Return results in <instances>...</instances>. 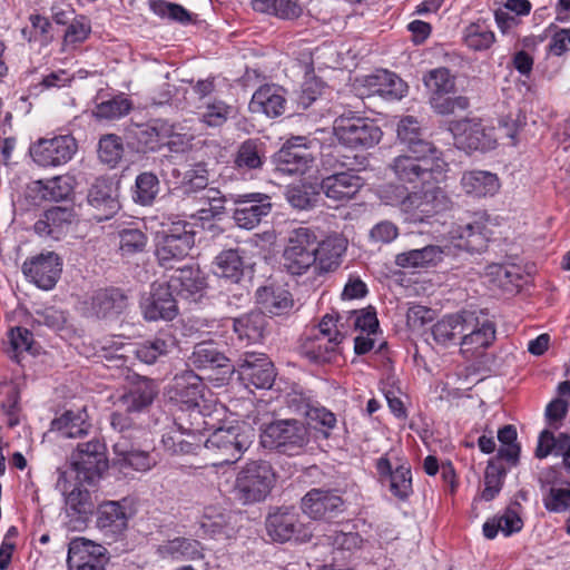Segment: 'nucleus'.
I'll return each instance as SVG.
<instances>
[{
	"instance_id": "f257e3e1",
	"label": "nucleus",
	"mask_w": 570,
	"mask_h": 570,
	"mask_svg": "<svg viewBox=\"0 0 570 570\" xmlns=\"http://www.w3.org/2000/svg\"><path fill=\"white\" fill-rule=\"evenodd\" d=\"M387 168L400 184L382 186L380 199L396 207L406 222L423 223L448 208L449 197L438 185L449 170L442 151H404L394 157Z\"/></svg>"
},
{
	"instance_id": "f03ea898",
	"label": "nucleus",
	"mask_w": 570,
	"mask_h": 570,
	"mask_svg": "<svg viewBox=\"0 0 570 570\" xmlns=\"http://www.w3.org/2000/svg\"><path fill=\"white\" fill-rule=\"evenodd\" d=\"M317 235L309 227H297L288 233L282 254L284 269L293 276L313 271L317 274Z\"/></svg>"
},
{
	"instance_id": "7ed1b4c3",
	"label": "nucleus",
	"mask_w": 570,
	"mask_h": 570,
	"mask_svg": "<svg viewBox=\"0 0 570 570\" xmlns=\"http://www.w3.org/2000/svg\"><path fill=\"white\" fill-rule=\"evenodd\" d=\"M276 482V474L269 462L249 461L236 475L234 492L244 504L265 500Z\"/></svg>"
},
{
	"instance_id": "20e7f679",
	"label": "nucleus",
	"mask_w": 570,
	"mask_h": 570,
	"mask_svg": "<svg viewBox=\"0 0 570 570\" xmlns=\"http://www.w3.org/2000/svg\"><path fill=\"white\" fill-rule=\"evenodd\" d=\"M461 354L468 358L483 355L495 340V325L483 311L464 309L462 325Z\"/></svg>"
},
{
	"instance_id": "39448f33",
	"label": "nucleus",
	"mask_w": 570,
	"mask_h": 570,
	"mask_svg": "<svg viewBox=\"0 0 570 570\" xmlns=\"http://www.w3.org/2000/svg\"><path fill=\"white\" fill-rule=\"evenodd\" d=\"M259 438L265 449L277 450L287 455L299 453L309 440L306 426L294 419L277 420L267 424Z\"/></svg>"
},
{
	"instance_id": "423d86ee",
	"label": "nucleus",
	"mask_w": 570,
	"mask_h": 570,
	"mask_svg": "<svg viewBox=\"0 0 570 570\" xmlns=\"http://www.w3.org/2000/svg\"><path fill=\"white\" fill-rule=\"evenodd\" d=\"M333 132L338 142L351 149H367L380 142L382 131L373 120L352 111L334 120Z\"/></svg>"
},
{
	"instance_id": "0eeeda50",
	"label": "nucleus",
	"mask_w": 570,
	"mask_h": 570,
	"mask_svg": "<svg viewBox=\"0 0 570 570\" xmlns=\"http://www.w3.org/2000/svg\"><path fill=\"white\" fill-rule=\"evenodd\" d=\"M156 256L164 267L185 258L195 244V232L191 225L185 220L173 222L168 228L163 229L157 236Z\"/></svg>"
},
{
	"instance_id": "6e6552de",
	"label": "nucleus",
	"mask_w": 570,
	"mask_h": 570,
	"mask_svg": "<svg viewBox=\"0 0 570 570\" xmlns=\"http://www.w3.org/2000/svg\"><path fill=\"white\" fill-rule=\"evenodd\" d=\"M250 443L248 434L239 425H230L215 429L204 445L217 459L216 464H233L243 456Z\"/></svg>"
},
{
	"instance_id": "1a4fd4ad",
	"label": "nucleus",
	"mask_w": 570,
	"mask_h": 570,
	"mask_svg": "<svg viewBox=\"0 0 570 570\" xmlns=\"http://www.w3.org/2000/svg\"><path fill=\"white\" fill-rule=\"evenodd\" d=\"M348 157L343 159L338 155H325L324 165L332 166L333 168H346L345 171H336L325 178L321 183V189L325 196L334 202H347L352 199L363 186V180L360 176L355 175L351 169Z\"/></svg>"
},
{
	"instance_id": "9d476101",
	"label": "nucleus",
	"mask_w": 570,
	"mask_h": 570,
	"mask_svg": "<svg viewBox=\"0 0 570 570\" xmlns=\"http://www.w3.org/2000/svg\"><path fill=\"white\" fill-rule=\"evenodd\" d=\"M78 145L71 135L40 138L29 149L32 160L40 167H59L69 163Z\"/></svg>"
},
{
	"instance_id": "9b49d317",
	"label": "nucleus",
	"mask_w": 570,
	"mask_h": 570,
	"mask_svg": "<svg viewBox=\"0 0 570 570\" xmlns=\"http://www.w3.org/2000/svg\"><path fill=\"white\" fill-rule=\"evenodd\" d=\"M71 464L79 481L94 483L107 469L105 444L97 439L79 443L71 455Z\"/></svg>"
},
{
	"instance_id": "f8f14e48",
	"label": "nucleus",
	"mask_w": 570,
	"mask_h": 570,
	"mask_svg": "<svg viewBox=\"0 0 570 570\" xmlns=\"http://www.w3.org/2000/svg\"><path fill=\"white\" fill-rule=\"evenodd\" d=\"M234 371L246 385L271 389L276 373L269 357L264 353L244 352L234 365Z\"/></svg>"
},
{
	"instance_id": "ddd939ff",
	"label": "nucleus",
	"mask_w": 570,
	"mask_h": 570,
	"mask_svg": "<svg viewBox=\"0 0 570 570\" xmlns=\"http://www.w3.org/2000/svg\"><path fill=\"white\" fill-rule=\"evenodd\" d=\"M393 458L391 453H386L379 458L375 462V469L380 475V480H389L391 493L399 500H406L413 492L411 466L403 459Z\"/></svg>"
},
{
	"instance_id": "4468645a",
	"label": "nucleus",
	"mask_w": 570,
	"mask_h": 570,
	"mask_svg": "<svg viewBox=\"0 0 570 570\" xmlns=\"http://www.w3.org/2000/svg\"><path fill=\"white\" fill-rule=\"evenodd\" d=\"M22 273L39 288L51 289L61 273V262L53 252L41 253L22 264Z\"/></svg>"
},
{
	"instance_id": "2eb2a0df",
	"label": "nucleus",
	"mask_w": 570,
	"mask_h": 570,
	"mask_svg": "<svg viewBox=\"0 0 570 570\" xmlns=\"http://www.w3.org/2000/svg\"><path fill=\"white\" fill-rule=\"evenodd\" d=\"M456 145L466 150L487 151L493 149L497 139L493 136V129H487L476 119H463L455 122L452 127Z\"/></svg>"
},
{
	"instance_id": "dca6fc26",
	"label": "nucleus",
	"mask_w": 570,
	"mask_h": 570,
	"mask_svg": "<svg viewBox=\"0 0 570 570\" xmlns=\"http://www.w3.org/2000/svg\"><path fill=\"white\" fill-rule=\"evenodd\" d=\"M266 529L268 535L278 542H286L291 539L306 542L312 538V532L303 525L298 514L292 511H277L268 515Z\"/></svg>"
},
{
	"instance_id": "f3484780",
	"label": "nucleus",
	"mask_w": 570,
	"mask_h": 570,
	"mask_svg": "<svg viewBox=\"0 0 570 570\" xmlns=\"http://www.w3.org/2000/svg\"><path fill=\"white\" fill-rule=\"evenodd\" d=\"M237 207L233 218L238 227L245 229L255 228L263 217L271 212L269 197L262 194H246L235 200Z\"/></svg>"
},
{
	"instance_id": "a211bd4d",
	"label": "nucleus",
	"mask_w": 570,
	"mask_h": 570,
	"mask_svg": "<svg viewBox=\"0 0 570 570\" xmlns=\"http://www.w3.org/2000/svg\"><path fill=\"white\" fill-rule=\"evenodd\" d=\"M454 248L468 252H481L487 247L488 228L481 218L452 226L448 234Z\"/></svg>"
},
{
	"instance_id": "6ab92c4d",
	"label": "nucleus",
	"mask_w": 570,
	"mask_h": 570,
	"mask_svg": "<svg viewBox=\"0 0 570 570\" xmlns=\"http://www.w3.org/2000/svg\"><path fill=\"white\" fill-rule=\"evenodd\" d=\"M141 308L147 321H171L178 313L173 289L168 284L154 285L150 296L141 303Z\"/></svg>"
},
{
	"instance_id": "aec40b11",
	"label": "nucleus",
	"mask_w": 570,
	"mask_h": 570,
	"mask_svg": "<svg viewBox=\"0 0 570 570\" xmlns=\"http://www.w3.org/2000/svg\"><path fill=\"white\" fill-rule=\"evenodd\" d=\"M342 505V498L331 490L312 489L302 499L303 512L315 520L334 517Z\"/></svg>"
},
{
	"instance_id": "412c9836",
	"label": "nucleus",
	"mask_w": 570,
	"mask_h": 570,
	"mask_svg": "<svg viewBox=\"0 0 570 570\" xmlns=\"http://www.w3.org/2000/svg\"><path fill=\"white\" fill-rule=\"evenodd\" d=\"M106 553L105 547L85 538H76L69 543L67 563L70 570L88 566L105 567Z\"/></svg>"
},
{
	"instance_id": "4be33fe9",
	"label": "nucleus",
	"mask_w": 570,
	"mask_h": 570,
	"mask_svg": "<svg viewBox=\"0 0 570 570\" xmlns=\"http://www.w3.org/2000/svg\"><path fill=\"white\" fill-rule=\"evenodd\" d=\"M158 383L146 376H138L128 392L119 399V406L126 412H141L151 405L158 394Z\"/></svg>"
},
{
	"instance_id": "5701e85b",
	"label": "nucleus",
	"mask_w": 570,
	"mask_h": 570,
	"mask_svg": "<svg viewBox=\"0 0 570 570\" xmlns=\"http://www.w3.org/2000/svg\"><path fill=\"white\" fill-rule=\"evenodd\" d=\"M168 285L180 297L196 302L206 288V279L198 267L185 266L170 276Z\"/></svg>"
},
{
	"instance_id": "b1692460",
	"label": "nucleus",
	"mask_w": 570,
	"mask_h": 570,
	"mask_svg": "<svg viewBox=\"0 0 570 570\" xmlns=\"http://www.w3.org/2000/svg\"><path fill=\"white\" fill-rule=\"evenodd\" d=\"M129 305V297L118 287L100 288L91 297L90 308L100 318L120 315Z\"/></svg>"
},
{
	"instance_id": "393cba45",
	"label": "nucleus",
	"mask_w": 570,
	"mask_h": 570,
	"mask_svg": "<svg viewBox=\"0 0 570 570\" xmlns=\"http://www.w3.org/2000/svg\"><path fill=\"white\" fill-rule=\"evenodd\" d=\"M114 464L124 472L128 469L146 472L156 464L155 459H153L148 452L135 449L132 444L127 441L126 435H121L114 444Z\"/></svg>"
},
{
	"instance_id": "a878e982",
	"label": "nucleus",
	"mask_w": 570,
	"mask_h": 570,
	"mask_svg": "<svg viewBox=\"0 0 570 570\" xmlns=\"http://www.w3.org/2000/svg\"><path fill=\"white\" fill-rule=\"evenodd\" d=\"M452 254V246L445 244L426 245L422 248L411 249L395 256V264L402 268H424L434 266L443 259L444 255Z\"/></svg>"
},
{
	"instance_id": "bb28decb",
	"label": "nucleus",
	"mask_w": 570,
	"mask_h": 570,
	"mask_svg": "<svg viewBox=\"0 0 570 570\" xmlns=\"http://www.w3.org/2000/svg\"><path fill=\"white\" fill-rule=\"evenodd\" d=\"M266 161V145L258 138L240 142L234 154V167L240 174L261 170Z\"/></svg>"
},
{
	"instance_id": "cd10ccee",
	"label": "nucleus",
	"mask_w": 570,
	"mask_h": 570,
	"mask_svg": "<svg viewBox=\"0 0 570 570\" xmlns=\"http://www.w3.org/2000/svg\"><path fill=\"white\" fill-rule=\"evenodd\" d=\"M286 91L277 85L261 86L253 95L249 109L253 112H264L268 117H278L286 108Z\"/></svg>"
},
{
	"instance_id": "c85d7f7f",
	"label": "nucleus",
	"mask_w": 570,
	"mask_h": 570,
	"mask_svg": "<svg viewBox=\"0 0 570 570\" xmlns=\"http://www.w3.org/2000/svg\"><path fill=\"white\" fill-rule=\"evenodd\" d=\"M365 83L371 94L389 100H400L407 92V85L396 73L389 70H377L367 76Z\"/></svg>"
},
{
	"instance_id": "c756f323",
	"label": "nucleus",
	"mask_w": 570,
	"mask_h": 570,
	"mask_svg": "<svg viewBox=\"0 0 570 570\" xmlns=\"http://www.w3.org/2000/svg\"><path fill=\"white\" fill-rule=\"evenodd\" d=\"M397 138L410 153L440 151L433 142L424 138L419 120L413 116L403 117L397 124Z\"/></svg>"
},
{
	"instance_id": "7c9ffc66",
	"label": "nucleus",
	"mask_w": 570,
	"mask_h": 570,
	"mask_svg": "<svg viewBox=\"0 0 570 570\" xmlns=\"http://www.w3.org/2000/svg\"><path fill=\"white\" fill-rule=\"evenodd\" d=\"M460 185L466 195L476 198L493 196L501 187L498 175L488 170L464 171Z\"/></svg>"
},
{
	"instance_id": "2f4dec72",
	"label": "nucleus",
	"mask_w": 570,
	"mask_h": 570,
	"mask_svg": "<svg viewBox=\"0 0 570 570\" xmlns=\"http://www.w3.org/2000/svg\"><path fill=\"white\" fill-rule=\"evenodd\" d=\"M204 384L202 379L193 371H185L174 377L173 396L181 406H193L200 404L203 400Z\"/></svg>"
},
{
	"instance_id": "473e14b6",
	"label": "nucleus",
	"mask_w": 570,
	"mask_h": 570,
	"mask_svg": "<svg viewBox=\"0 0 570 570\" xmlns=\"http://www.w3.org/2000/svg\"><path fill=\"white\" fill-rule=\"evenodd\" d=\"M267 320L262 312L252 311L233 318V330L237 340L246 345L256 344L264 338Z\"/></svg>"
},
{
	"instance_id": "72a5a7b5",
	"label": "nucleus",
	"mask_w": 570,
	"mask_h": 570,
	"mask_svg": "<svg viewBox=\"0 0 570 570\" xmlns=\"http://www.w3.org/2000/svg\"><path fill=\"white\" fill-rule=\"evenodd\" d=\"M344 335L341 330H335L334 338L314 336L307 338L302 345L303 354L312 362H332L338 353L340 344Z\"/></svg>"
},
{
	"instance_id": "f704fd0d",
	"label": "nucleus",
	"mask_w": 570,
	"mask_h": 570,
	"mask_svg": "<svg viewBox=\"0 0 570 570\" xmlns=\"http://www.w3.org/2000/svg\"><path fill=\"white\" fill-rule=\"evenodd\" d=\"M176 338L173 334L160 332L153 338L137 344L136 357L145 364H154L160 357L167 356L176 348Z\"/></svg>"
},
{
	"instance_id": "c9c22d12",
	"label": "nucleus",
	"mask_w": 570,
	"mask_h": 570,
	"mask_svg": "<svg viewBox=\"0 0 570 570\" xmlns=\"http://www.w3.org/2000/svg\"><path fill=\"white\" fill-rule=\"evenodd\" d=\"M256 303L263 314L281 315L292 307L293 299L287 289L276 285H267L256 291Z\"/></svg>"
},
{
	"instance_id": "e433bc0d",
	"label": "nucleus",
	"mask_w": 570,
	"mask_h": 570,
	"mask_svg": "<svg viewBox=\"0 0 570 570\" xmlns=\"http://www.w3.org/2000/svg\"><path fill=\"white\" fill-rule=\"evenodd\" d=\"M129 509L127 500L106 501L99 504L97 510V525L100 529H109L120 532L127 528Z\"/></svg>"
},
{
	"instance_id": "4c0bfd02",
	"label": "nucleus",
	"mask_w": 570,
	"mask_h": 570,
	"mask_svg": "<svg viewBox=\"0 0 570 570\" xmlns=\"http://www.w3.org/2000/svg\"><path fill=\"white\" fill-rule=\"evenodd\" d=\"M244 257L239 249H226L220 252L213 263L214 274L237 284L244 276Z\"/></svg>"
},
{
	"instance_id": "58836bf2",
	"label": "nucleus",
	"mask_w": 570,
	"mask_h": 570,
	"mask_svg": "<svg viewBox=\"0 0 570 570\" xmlns=\"http://www.w3.org/2000/svg\"><path fill=\"white\" fill-rule=\"evenodd\" d=\"M88 415L85 409L66 411L61 416L51 422V431L58 432L62 438L76 439L88 433L90 423L87 421Z\"/></svg>"
},
{
	"instance_id": "ea45409f",
	"label": "nucleus",
	"mask_w": 570,
	"mask_h": 570,
	"mask_svg": "<svg viewBox=\"0 0 570 570\" xmlns=\"http://www.w3.org/2000/svg\"><path fill=\"white\" fill-rule=\"evenodd\" d=\"M317 274L333 271L340 265L342 255L346 250V242L338 236L327 237L324 240L317 239Z\"/></svg>"
},
{
	"instance_id": "a19ab883",
	"label": "nucleus",
	"mask_w": 570,
	"mask_h": 570,
	"mask_svg": "<svg viewBox=\"0 0 570 570\" xmlns=\"http://www.w3.org/2000/svg\"><path fill=\"white\" fill-rule=\"evenodd\" d=\"M484 277L494 287L504 292H514L520 286V269L515 265L490 264L485 268Z\"/></svg>"
},
{
	"instance_id": "79ce46f5",
	"label": "nucleus",
	"mask_w": 570,
	"mask_h": 570,
	"mask_svg": "<svg viewBox=\"0 0 570 570\" xmlns=\"http://www.w3.org/2000/svg\"><path fill=\"white\" fill-rule=\"evenodd\" d=\"M228 361L213 343L202 342L195 345L188 357V365L198 370L216 368L227 366Z\"/></svg>"
},
{
	"instance_id": "37998d69",
	"label": "nucleus",
	"mask_w": 570,
	"mask_h": 570,
	"mask_svg": "<svg viewBox=\"0 0 570 570\" xmlns=\"http://www.w3.org/2000/svg\"><path fill=\"white\" fill-rule=\"evenodd\" d=\"M523 527V521L519 513L511 508H508L502 514L488 520L483 524V534L487 539H494L498 532H502L509 537L519 532Z\"/></svg>"
},
{
	"instance_id": "c03bdc74",
	"label": "nucleus",
	"mask_w": 570,
	"mask_h": 570,
	"mask_svg": "<svg viewBox=\"0 0 570 570\" xmlns=\"http://www.w3.org/2000/svg\"><path fill=\"white\" fill-rule=\"evenodd\" d=\"M199 523L204 532L212 537H228L233 530L229 513L216 505H208L204 509Z\"/></svg>"
},
{
	"instance_id": "a18cd8bd",
	"label": "nucleus",
	"mask_w": 570,
	"mask_h": 570,
	"mask_svg": "<svg viewBox=\"0 0 570 570\" xmlns=\"http://www.w3.org/2000/svg\"><path fill=\"white\" fill-rule=\"evenodd\" d=\"M175 422L184 431H187V436L191 439H197L198 434L212 426L200 404L180 407Z\"/></svg>"
},
{
	"instance_id": "49530a36",
	"label": "nucleus",
	"mask_w": 570,
	"mask_h": 570,
	"mask_svg": "<svg viewBox=\"0 0 570 570\" xmlns=\"http://www.w3.org/2000/svg\"><path fill=\"white\" fill-rule=\"evenodd\" d=\"M278 161L283 171L303 175L311 167L313 157L306 149L283 146L278 151Z\"/></svg>"
},
{
	"instance_id": "de8ad7c7",
	"label": "nucleus",
	"mask_w": 570,
	"mask_h": 570,
	"mask_svg": "<svg viewBox=\"0 0 570 570\" xmlns=\"http://www.w3.org/2000/svg\"><path fill=\"white\" fill-rule=\"evenodd\" d=\"M89 204L104 210V218H109L119 208L118 202L112 196V187L106 180H96L88 193Z\"/></svg>"
},
{
	"instance_id": "09e8293b",
	"label": "nucleus",
	"mask_w": 570,
	"mask_h": 570,
	"mask_svg": "<svg viewBox=\"0 0 570 570\" xmlns=\"http://www.w3.org/2000/svg\"><path fill=\"white\" fill-rule=\"evenodd\" d=\"M463 320L464 311H461L455 314L446 315L438 321L431 328L434 341L442 345L451 343L462 333Z\"/></svg>"
},
{
	"instance_id": "8fccbe9b",
	"label": "nucleus",
	"mask_w": 570,
	"mask_h": 570,
	"mask_svg": "<svg viewBox=\"0 0 570 570\" xmlns=\"http://www.w3.org/2000/svg\"><path fill=\"white\" fill-rule=\"evenodd\" d=\"M160 191V183L158 177L145 171L137 176L132 198L135 203L142 206H150Z\"/></svg>"
},
{
	"instance_id": "3c124183",
	"label": "nucleus",
	"mask_w": 570,
	"mask_h": 570,
	"mask_svg": "<svg viewBox=\"0 0 570 570\" xmlns=\"http://www.w3.org/2000/svg\"><path fill=\"white\" fill-rule=\"evenodd\" d=\"M423 82L430 92V97L449 95L455 90V77L444 67L430 70L423 77Z\"/></svg>"
},
{
	"instance_id": "603ef678",
	"label": "nucleus",
	"mask_w": 570,
	"mask_h": 570,
	"mask_svg": "<svg viewBox=\"0 0 570 570\" xmlns=\"http://www.w3.org/2000/svg\"><path fill=\"white\" fill-rule=\"evenodd\" d=\"M235 108L220 99L208 100L200 111V120L209 127H220L234 117Z\"/></svg>"
},
{
	"instance_id": "864d4df0",
	"label": "nucleus",
	"mask_w": 570,
	"mask_h": 570,
	"mask_svg": "<svg viewBox=\"0 0 570 570\" xmlns=\"http://www.w3.org/2000/svg\"><path fill=\"white\" fill-rule=\"evenodd\" d=\"M494 40V33L484 21L472 22L464 30V42L473 50H487Z\"/></svg>"
},
{
	"instance_id": "5fc2aeb1",
	"label": "nucleus",
	"mask_w": 570,
	"mask_h": 570,
	"mask_svg": "<svg viewBox=\"0 0 570 570\" xmlns=\"http://www.w3.org/2000/svg\"><path fill=\"white\" fill-rule=\"evenodd\" d=\"M507 471L498 460H490L484 471V489L481 498L485 501L493 500L501 491Z\"/></svg>"
},
{
	"instance_id": "6e6d98bb",
	"label": "nucleus",
	"mask_w": 570,
	"mask_h": 570,
	"mask_svg": "<svg viewBox=\"0 0 570 570\" xmlns=\"http://www.w3.org/2000/svg\"><path fill=\"white\" fill-rule=\"evenodd\" d=\"M568 442H570L568 434L559 433L554 435L549 430H543L539 435L534 455L538 459H544L550 454L562 456Z\"/></svg>"
},
{
	"instance_id": "4d7b16f0",
	"label": "nucleus",
	"mask_w": 570,
	"mask_h": 570,
	"mask_svg": "<svg viewBox=\"0 0 570 570\" xmlns=\"http://www.w3.org/2000/svg\"><path fill=\"white\" fill-rule=\"evenodd\" d=\"M164 551L174 559L196 560L203 558V548L197 540L176 538L164 546Z\"/></svg>"
},
{
	"instance_id": "13d9d810",
	"label": "nucleus",
	"mask_w": 570,
	"mask_h": 570,
	"mask_svg": "<svg viewBox=\"0 0 570 570\" xmlns=\"http://www.w3.org/2000/svg\"><path fill=\"white\" fill-rule=\"evenodd\" d=\"M47 200L43 180H35L27 185L22 195L14 203L16 213L30 212Z\"/></svg>"
},
{
	"instance_id": "bf43d9fd",
	"label": "nucleus",
	"mask_w": 570,
	"mask_h": 570,
	"mask_svg": "<svg viewBox=\"0 0 570 570\" xmlns=\"http://www.w3.org/2000/svg\"><path fill=\"white\" fill-rule=\"evenodd\" d=\"M122 153L124 147L120 137L110 134L100 138L98 145V157L101 163L114 168L120 161Z\"/></svg>"
},
{
	"instance_id": "052dcab7",
	"label": "nucleus",
	"mask_w": 570,
	"mask_h": 570,
	"mask_svg": "<svg viewBox=\"0 0 570 570\" xmlns=\"http://www.w3.org/2000/svg\"><path fill=\"white\" fill-rule=\"evenodd\" d=\"M209 183L208 170L204 164H195L185 171L181 180L184 194H193L206 189Z\"/></svg>"
},
{
	"instance_id": "680f3d73",
	"label": "nucleus",
	"mask_w": 570,
	"mask_h": 570,
	"mask_svg": "<svg viewBox=\"0 0 570 570\" xmlns=\"http://www.w3.org/2000/svg\"><path fill=\"white\" fill-rule=\"evenodd\" d=\"M66 504L76 513L87 514L94 509L91 495L82 485H75L70 491L62 489Z\"/></svg>"
},
{
	"instance_id": "e2e57ef3",
	"label": "nucleus",
	"mask_w": 570,
	"mask_h": 570,
	"mask_svg": "<svg viewBox=\"0 0 570 570\" xmlns=\"http://www.w3.org/2000/svg\"><path fill=\"white\" fill-rule=\"evenodd\" d=\"M130 107V102L127 98L117 96L110 100L98 104L94 114L99 119L111 120L127 115Z\"/></svg>"
},
{
	"instance_id": "0e129e2a",
	"label": "nucleus",
	"mask_w": 570,
	"mask_h": 570,
	"mask_svg": "<svg viewBox=\"0 0 570 570\" xmlns=\"http://www.w3.org/2000/svg\"><path fill=\"white\" fill-rule=\"evenodd\" d=\"M120 250L124 255L142 252L147 245V236L139 228H125L119 232Z\"/></svg>"
},
{
	"instance_id": "69168bd1",
	"label": "nucleus",
	"mask_w": 570,
	"mask_h": 570,
	"mask_svg": "<svg viewBox=\"0 0 570 570\" xmlns=\"http://www.w3.org/2000/svg\"><path fill=\"white\" fill-rule=\"evenodd\" d=\"M45 194L49 202H60L72 193V179L69 176H56L43 181Z\"/></svg>"
},
{
	"instance_id": "338daca9",
	"label": "nucleus",
	"mask_w": 570,
	"mask_h": 570,
	"mask_svg": "<svg viewBox=\"0 0 570 570\" xmlns=\"http://www.w3.org/2000/svg\"><path fill=\"white\" fill-rule=\"evenodd\" d=\"M430 104L436 114L448 116L456 110H465L469 107V99L464 96L450 97L448 95H438L430 97Z\"/></svg>"
},
{
	"instance_id": "774afa93",
	"label": "nucleus",
	"mask_w": 570,
	"mask_h": 570,
	"mask_svg": "<svg viewBox=\"0 0 570 570\" xmlns=\"http://www.w3.org/2000/svg\"><path fill=\"white\" fill-rule=\"evenodd\" d=\"M543 504L551 512L560 513L570 510V489L559 485L550 487L543 498Z\"/></svg>"
}]
</instances>
